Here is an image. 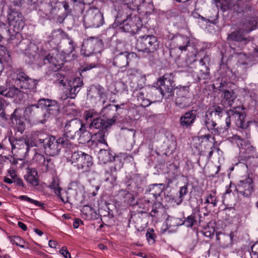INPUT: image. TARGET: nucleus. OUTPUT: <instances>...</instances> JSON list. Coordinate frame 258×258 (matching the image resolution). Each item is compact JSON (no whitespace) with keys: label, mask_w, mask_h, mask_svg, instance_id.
Here are the masks:
<instances>
[{"label":"nucleus","mask_w":258,"mask_h":258,"mask_svg":"<svg viewBox=\"0 0 258 258\" xmlns=\"http://www.w3.org/2000/svg\"><path fill=\"white\" fill-rule=\"evenodd\" d=\"M84 124L82 121L78 118L67 121L64 127V133L61 137L64 138L69 141H71L70 140L75 139L77 137Z\"/></svg>","instance_id":"obj_8"},{"label":"nucleus","mask_w":258,"mask_h":258,"mask_svg":"<svg viewBox=\"0 0 258 258\" xmlns=\"http://www.w3.org/2000/svg\"><path fill=\"white\" fill-rule=\"evenodd\" d=\"M54 77L55 79V81L56 83L62 85V86H66L65 80H67V79L64 74L57 72L54 74Z\"/></svg>","instance_id":"obj_51"},{"label":"nucleus","mask_w":258,"mask_h":258,"mask_svg":"<svg viewBox=\"0 0 258 258\" xmlns=\"http://www.w3.org/2000/svg\"><path fill=\"white\" fill-rule=\"evenodd\" d=\"M197 117V110L192 108L180 116L179 119L180 126L183 129H191Z\"/></svg>","instance_id":"obj_20"},{"label":"nucleus","mask_w":258,"mask_h":258,"mask_svg":"<svg viewBox=\"0 0 258 258\" xmlns=\"http://www.w3.org/2000/svg\"><path fill=\"white\" fill-rule=\"evenodd\" d=\"M226 114L227 115L225 118L226 125L224 127L223 130H224V131H227L230 127L232 116H231L230 113H229V110L226 111Z\"/></svg>","instance_id":"obj_58"},{"label":"nucleus","mask_w":258,"mask_h":258,"mask_svg":"<svg viewBox=\"0 0 258 258\" xmlns=\"http://www.w3.org/2000/svg\"><path fill=\"white\" fill-rule=\"evenodd\" d=\"M174 42L176 46L181 51L186 50L190 42L189 39L186 36L179 35L174 38Z\"/></svg>","instance_id":"obj_37"},{"label":"nucleus","mask_w":258,"mask_h":258,"mask_svg":"<svg viewBox=\"0 0 258 258\" xmlns=\"http://www.w3.org/2000/svg\"><path fill=\"white\" fill-rule=\"evenodd\" d=\"M236 190L244 197H249L254 191L253 181L249 175L241 179L237 183Z\"/></svg>","instance_id":"obj_14"},{"label":"nucleus","mask_w":258,"mask_h":258,"mask_svg":"<svg viewBox=\"0 0 258 258\" xmlns=\"http://www.w3.org/2000/svg\"><path fill=\"white\" fill-rule=\"evenodd\" d=\"M243 34L244 33L238 28V30H235L228 34L227 40L230 44V47L234 50H236V48L232 46V44L231 42H235L239 43L241 45L240 46H239V49H241L250 41V38L245 37Z\"/></svg>","instance_id":"obj_21"},{"label":"nucleus","mask_w":258,"mask_h":258,"mask_svg":"<svg viewBox=\"0 0 258 258\" xmlns=\"http://www.w3.org/2000/svg\"><path fill=\"white\" fill-rule=\"evenodd\" d=\"M243 107L236 106L229 110V113L232 116V120L238 128L246 129L249 126L251 121L245 122L246 114L243 111Z\"/></svg>","instance_id":"obj_12"},{"label":"nucleus","mask_w":258,"mask_h":258,"mask_svg":"<svg viewBox=\"0 0 258 258\" xmlns=\"http://www.w3.org/2000/svg\"><path fill=\"white\" fill-rule=\"evenodd\" d=\"M114 163L113 165L110 167L109 171H106L107 173H110V175L112 177V179L114 180L116 178V172L119 171L123 167V163L121 161V158L117 156L113 158Z\"/></svg>","instance_id":"obj_31"},{"label":"nucleus","mask_w":258,"mask_h":258,"mask_svg":"<svg viewBox=\"0 0 258 258\" xmlns=\"http://www.w3.org/2000/svg\"><path fill=\"white\" fill-rule=\"evenodd\" d=\"M119 14L118 12L115 22V23L117 21L119 24V29L122 32L136 34L143 25L140 17L135 14H130L125 16L126 17L125 19L119 22L117 20Z\"/></svg>","instance_id":"obj_4"},{"label":"nucleus","mask_w":258,"mask_h":258,"mask_svg":"<svg viewBox=\"0 0 258 258\" xmlns=\"http://www.w3.org/2000/svg\"><path fill=\"white\" fill-rule=\"evenodd\" d=\"M174 75L173 73H166L162 78H159L157 82L158 86L157 89L159 90L160 93L164 96L165 93H171L175 86L174 83Z\"/></svg>","instance_id":"obj_13"},{"label":"nucleus","mask_w":258,"mask_h":258,"mask_svg":"<svg viewBox=\"0 0 258 258\" xmlns=\"http://www.w3.org/2000/svg\"><path fill=\"white\" fill-rule=\"evenodd\" d=\"M39 105L42 110H45V112L42 114L43 119L40 121L42 123L45 122L48 118L56 116L59 113L60 105L55 100L40 98L39 99Z\"/></svg>","instance_id":"obj_7"},{"label":"nucleus","mask_w":258,"mask_h":258,"mask_svg":"<svg viewBox=\"0 0 258 258\" xmlns=\"http://www.w3.org/2000/svg\"><path fill=\"white\" fill-rule=\"evenodd\" d=\"M59 252L65 258H71L70 253L67 250V247L63 246L59 250Z\"/></svg>","instance_id":"obj_64"},{"label":"nucleus","mask_w":258,"mask_h":258,"mask_svg":"<svg viewBox=\"0 0 258 258\" xmlns=\"http://www.w3.org/2000/svg\"><path fill=\"white\" fill-rule=\"evenodd\" d=\"M13 81L15 86L22 90L35 89L39 82L38 80L30 78L22 69L14 72Z\"/></svg>","instance_id":"obj_6"},{"label":"nucleus","mask_w":258,"mask_h":258,"mask_svg":"<svg viewBox=\"0 0 258 258\" xmlns=\"http://www.w3.org/2000/svg\"><path fill=\"white\" fill-rule=\"evenodd\" d=\"M212 116L210 115L209 111L208 110L205 115L203 116L202 118L201 122L202 124L207 128V127L210 125L212 122L214 121L212 118Z\"/></svg>","instance_id":"obj_54"},{"label":"nucleus","mask_w":258,"mask_h":258,"mask_svg":"<svg viewBox=\"0 0 258 258\" xmlns=\"http://www.w3.org/2000/svg\"><path fill=\"white\" fill-rule=\"evenodd\" d=\"M7 38L9 43L18 46L19 41L22 38L21 35L14 29L9 28L6 25L0 26V40Z\"/></svg>","instance_id":"obj_17"},{"label":"nucleus","mask_w":258,"mask_h":258,"mask_svg":"<svg viewBox=\"0 0 258 258\" xmlns=\"http://www.w3.org/2000/svg\"><path fill=\"white\" fill-rule=\"evenodd\" d=\"M226 84V82L224 83H221L220 85L218 87V90L223 93L224 98L227 102V103L229 106H231L234 100L236 98V95L233 92V90L229 91L224 88L225 85Z\"/></svg>","instance_id":"obj_29"},{"label":"nucleus","mask_w":258,"mask_h":258,"mask_svg":"<svg viewBox=\"0 0 258 258\" xmlns=\"http://www.w3.org/2000/svg\"><path fill=\"white\" fill-rule=\"evenodd\" d=\"M19 87L14 86L9 88L5 90L0 91V94H2L6 97L10 98H14L18 96L22 93V91L20 90Z\"/></svg>","instance_id":"obj_36"},{"label":"nucleus","mask_w":258,"mask_h":258,"mask_svg":"<svg viewBox=\"0 0 258 258\" xmlns=\"http://www.w3.org/2000/svg\"><path fill=\"white\" fill-rule=\"evenodd\" d=\"M208 111L210 115H212L214 113L215 116H218L219 119L221 118L226 112L223 108L218 105L213 106L212 108L208 109Z\"/></svg>","instance_id":"obj_43"},{"label":"nucleus","mask_w":258,"mask_h":258,"mask_svg":"<svg viewBox=\"0 0 258 258\" xmlns=\"http://www.w3.org/2000/svg\"><path fill=\"white\" fill-rule=\"evenodd\" d=\"M33 44L29 40L27 39H21L19 41L18 47L22 51H26L30 44Z\"/></svg>","instance_id":"obj_52"},{"label":"nucleus","mask_w":258,"mask_h":258,"mask_svg":"<svg viewBox=\"0 0 258 258\" xmlns=\"http://www.w3.org/2000/svg\"><path fill=\"white\" fill-rule=\"evenodd\" d=\"M9 141L12 146V149H29V143L25 139L21 138H15L13 137H9Z\"/></svg>","instance_id":"obj_28"},{"label":"nucleus","mask_w":258,"mask_h":258,"mask_svg":"<svg viewBox=\"0 0 258 258\" xmlns=\"http://www.w3.org/2000/svg\"><path fill=\"white\" fill-rule=\"evenodd\" d=\"M133 96L137 100V103L139 106L146 107L151 103L150 100L145 97L144 93L141 90L134 91Z\"/></svg>","instance_id":"obj_30"},{"label":"nucleus","mask_w":258,"mask_h":258,"mask_svg":"<svg viewBox=\"0 0 258 258\" xmlns=\"http://www.w3.org/2000/svg\"><path fill=\"white\" fill-rule=\"evenodd\" d=\"M234 3L235 0H219L221 9L223 12L229 10L232 11Z\"/></svg>","instance_id":"obj_47"},{"label":"nucleus","mask_w":258,"mask_h":258,"mask_svg":"<svg viewBox=\"0 0 258 258\" xmlns=\"http://www.w3.org/2000/svg\"><path fill=\"white\" fill-rule=\"evenodd\" d=\"M10 240L13 244L20 245L22 243H24V241L19 236H14L10 237Z\"/></svg>","instance_id":"obj_61"},{"label":"nucleus","mask_w":258,"mask_h":258,"mask_svg":"<svg viewBox=\"0 0 258 258\" xmlns=\"http://www.w3.org/2000/svg\"><path fill=\"white\" fill-rule=\"evenodd\" d=\"M201 77L204 80L208 79L210 76L209 69L207 66H205L200 70Z\"/></svg>","instance_id":"obj_60"},{"label":"nucleus","mask_w":258,"mask_h":258,"mask_svg":"<svg viewBox=\"0 0 258 258\" xmlns=\"http://www.w3.org/2000/svg\"><path fill=\"white\" fill-rule=\"evenodd\" d=\"M85 154V153L79 151L73 153L71 160L73 163L77 164V168H78V164L81 163L82 160H83Z\"/></svg>","instance_id":"obj_46"},{"label":"nucleus","mask_w":258,"mask_h":258,"mask_svg":"<svg viewBox=\"0 0 258 258\" xmlns=\"http://www.w3.org/2000/svg\"><path fill=\"white\" fill-rule=\"evenodd\" d=\"M84 22L89 27H99L104 23L103 14L98 10H90L84 17Z\"/></svg>","instance_id":"obj_15"},{"label":"nucleus","mask_w":258,"mask_h":258,"mask_svg":"<svg viewBox=\"0 0 258 258\" xmlns=\"http://www.w3.org/2000/svg\"><path fill=\"white\" fill-rule=\"evenodd\" d=\"M77 137H79L80 142L81 143H88L92 139L91 133L87 131L85 124L79 132Z\"/></svg>","instance_id":"obj_40"},{"label":"nucleus","mask_w":258,"mask_h":258,"mask_svg":"<svg viewBox=\"0 0 258 258\" xmlns=\"http://www.w3.org/2000/svg\"><path fill=\"white\" fill-rule=\"evenodd\" d=\"M67 43L68 47L67 48L63 49L61 53L56 54V57H54L53 54L49 53L43 58L44 64H50L51 67L54 71H57L61 69L64 64V62L66 61V58L74 50V42L72 39H68Z\"/></svg>","instance_id":"obj_2"},{"label":"nucleus","mask_w":258,"mask_h":258,"mask_svg":"<svg viewBox=\"0 0 258 258\" xmlns=\"http://www.w3.org/2000/svg\"><path fill=\"white\" fill-rule=\"evenodd\" d=\"M70 3V2H69V1H68L67 0L62 2L63 7L65 10V14L66 15V16L71 15L72 13V9H71L70 8V5H69Z\"/></svg>","instance_id":"obj_63"},{"label":"nucleus","mask_w":258,"mask_h":258,"mask_svg":"<svg viewBox=\"0 0 258 258\" xmlns=\"http://www.w3.org/2000/svg\"><path fill=\"white\" fill-rule=\"evenodd\" d=\"M164 189L165 186L163 183L150 185L149 190L146 191L144 197L141 200V203H147L149 206V204H152L155 200H158Z\"/></svg>","instance_id":"obj_10"},{"label":"nucleus","mask_w":258,"mask_h":258,"mask_svg":"<svg viewBox=\"0 0 258 258\" xmlns=\"http://www.w3.org/2000/svg\"><path fill=\"white\" fill-rule=\"evenodd\" d=\"M251 258H258V241L255 242L251 247Z\"/></svg>","instance_id":"obj_59"},{"label":"nucleus","mask_w":258,"mask_h":258,"mask_svg":"<svg viewBox=\"0 0 258 258\" xmlns=\"http://www.w3.org/2000/svg\"><path fill=\"white\" fill-rule=\"evenodd\" d=\"M200 212L199 208L193 209L191 215L187 216L184 220H182L183 225L184 224L187 227L191 228L194 226H199L203 223L208 224L209 222L205 221V218Z\"/></svg>","instance_id":"obj_19"},{"label":"nucleus","mask_w":258,"mask_h":258,"mask_svg":"<svg viewBox=\"0 0 258 258\" xmlns=\"http://www.w3.org/2000/svg\"><path fill=\"white\" fill-rule=\"evenodd\" d=\"M188 193V184L184 185L183 186L180 187V190L179 191V198H178V202L177 204H179L181 203L184 199V196L187 195Z\"/></svg>","instance_id":"obj_53"},{"label":"nucleus","mask_w":258,"mask_h":258,"mask_svg":"<svg viewBox=\"0 0 258 258\" xmlns=\"http://www.w3.org/2000/svg\"><path fill=\"white\" fill-rule=\"evenodd\" d=\"M51 136V135L42 131H36L33 134L34 141L37 146H42L43 147Z\"/></svg>","instance_id":"obj_26"},{"label":"nucleus","mask_w":258,"mask_h":258,"mask_svg":"<svg viewBox=\"0 0 258 258\" xmlns=\"http://www.w3.org/2000/svg\"><path fill=\"white\" fill-rule=\"evenodd\" d=\"M90 92H96L97 94L99 96H102L104 92V88L99 84L92 85L90 86Z\"/></svg>","instance_id":"obj_55"},{"label":"nucleus","mask_w":258,"mask_h":258,"mask_svg":"<svg viewBox=\"0 0 258 258\" xmlns=\"http://www.w3.org/2000/svg\"><path fill=\"white\" fill-rule=\"evenodd\" d=\"M22 112L21 109L16 108L10 116L12 123L15 125L16 129L21 134L23 133L26 126L24 118L22 116Z\"/></svg>","instance_id":"obj_22"},{"label":"nucleus","mask_w":258,"mask_h":258,"mask_svg":"<svg viewBox=\"0 0 258 258\" xmlns=\"http://www.w3.org/2000/svg\"><path fill=\"white\" fill-rule=\"evenodd\" d=\"M159 47V41L153 35L140 36L137 40L136 48L139 51L146 53L151 57Z\"/></svg>","instance_id":"obj_3"},{"label":"nucleus","mask_w":258,"mask_h":258,"mask_svg":"<svg viewBox=\"0 0 258 258\" xmlns=\"http://www.w3.org/2000/svg\"><path fill=\"white\" fill-rule=\"evenodd\" d=\"M232 11L237 13H246L251 11V6L248 3L239 0L235 2Z\"/></svg>","instance_id":"obj_32"},{"label":"nucleus","mask_w":258,"mask_h":258,"mask_svg":"<svg viewBox=\"0 0 258 258\" xmlns=\"http://www.w3.org/2000/svg\"><path fill=\"white\" fill-rule=\"evenodd\" d=\"M135 184L138 192H141L143 191L146 186V181L145 179L139 177H137L135 179Z\"/></svg>","instance_id":"obj_50"},{"label":"nucleus","mask_w":258,"mask_h":258,"mask_svg":"<svg viewBox=\"0 0 258 258\" xmlns=\"http://www.w3.org/2000/svg\"><path fill=\"white\" fill-rule=\"evenodd\" d=\"M85 118L86 123L89 124V127L92 132H95V130L97 131L102 130H107L108 128L115 123L116 120L115 116L105 120L92 110L86 112Z\"/></svg>","instance_id":"obj_1"},{"label":"nucleus","mask_w":258,"mask_h":258,"mask_svg":"<svg viewBox=\"0 0 258 258\" xmlns=\"http://www.w3.org/2000/svg\"><path fill=\"white\" fill-rule=\"evenodd\" d=\"M38 48L34 44H31L28 47V49L25 52V54L29 58V62L33 63L37 56Z\"/></svg>","instance_id":"obj_41"},{"label":"nucleus","mask_w":258,"mask_h":258,"mask_svg":"<svg viewBox=\"0 0 258 258\" xmlns=\"http://www.w3.org/2000/svg\"><path fill=\"white\" fill-rule=\"evenodd\" d=\"M38 7H39V11L38 12L39 16L42 18L48 19V11L44 10L45 4L42 5L40 7L38 5L37 8Z\"/></svg>","instance_id":"obj_57"},{"label":"nucleus","mask_w":258,"mask_h":258,"mask_svg":"<svg viewBox=\"0 0 258 258\" xmlns=\"http://www.w3.org/2000/svg\"><path fill=\"white\" fill-rule=\"evenodd\" d=\"M9 25L12 26L15 31H20L25 26L23 15L18 12H12L8 16Z\"/></svg>","instance_id":"obj_24"},{"label":"nucleus","mask_w":258,"mask_h":258,"mask_svg":"<svg viewBox=\"0 0 258 258\" xmlns=\"http://www.w3.org/2000/svg\"><path fill=\"white\" fill-rule=\"evenodd\" d=\"M72 147V143L71 141L61 137L56 139L52 135L45 145H43L45 152L51 156L57 155L62 148H70Z\"/></svg>","instance_id":"obj_5"},{"label":"nucleus","mask_w":258,"mask_h":258,"mask_svg":"<svg viewBox=\"0 0 258 258\" xmlns=\"http://www.w3.org/2000/svg\"><path fill=\"white\" fill-rule=\"evenodd\" d=\"M141 204V202L140 203L139 201L137 202V205H139V207L142 208L145 210H148L149 207L151 205H152V209L150 213L152 217H155L156 214L159 212L158 209L162 208V204L158 201V200H155L152 204H150L149 206L146 203V205L142 207V206L140 205Z\"/></svg>","instance_id":"obj_34"},{"label":"nucleus","mask_w":258,"mask_h":258,"mask_svg":"<svg viewBox=\"0 0 258 258\" xmlns=\"http://www.w3.org/2000/svg\"><path fill=\"white\" fill-rule=\"evenodd\" d=\"M188 94V87L187 86H181L177 89L175 104L179 108H186L191 105V101L190 99L187 97Z\"/></svg>","instance_id":"obj_18"},{"label":"nucleus","mask_w":258,"mask_h":258,"mask_svg":"<svg viewBox=\"0 0 258 258\" xmlns=\"http://www.w3.org/2000/svg\"><path fill=\"white\" fill-rule=\"evenodd\" d=\"M114 55L112 63L114 66L119 68H123L126 67L130 60L131 56L133 57L134 53L128 51H120L115 48L112 52Z\"/></svg>","instance_id":"obj_16"},{"label":"nucleus","mask_w":258,"mask_h":258,"mask_svg":"<svg viewBox=\"0 0 258 258\" xmlns=\"http://www.w3.org/2000/svg\"><path fill=\"white\" fill-rule=\"evenodd\" d=\"M257 22L254 18H249L244 20L239 28L244 33H247L254 29Z\"/></svg>","instance_id":"obj_27"},{"label":"nucleus","mask_w":258,"mask_h":258,"mask_svg":"<svg viewBox=\"0 0 258 258\" xmlns=\"http://www.w3.org/2000/svg\"><path fill=\"white\" fill-rule=\"evenodd\" d=\"M102 41L94 37L87 39L83 44L81 51L86 56H89L94 53L99 52L102 47Z\"/></svg>","instance_id":"obj_11"},{"label":"nucleus","mask_w":258,"mask_h":258,"mask_svg":"<svg viewBox=\"0 0 258 258\" xmlns=\"http://www.w3.org/2000/svg\"><path fill=\"white\" fill-rule=\"evenodd\" d=\"M216 194V190H212L209 192L205 198L204 204H210L212 207H217L219 200Z\"/></svg>","instance_id":"obj_39"},{"label":"nucleus","mask_w":258,"mask_h":258,"mask_svg":"<svg viewBox=\"0 0 258 258\" xmlns=\"http://www.w3.org/2000/svg\"><path fill=\"white\" fill-rule=\"evenodd\" d=\"M170 168H173V172H171V173L173 174V175L171 176L170 177L167 178V185L165 186V189L168 188L170 186V185L172 183L173 181L175 180L177 178V177L179 174V170L178 167L175 165L170 164L169 165ZM171 172H169V174H170Z\"/></svg>","instance_id":"obj_44"},{"label":"nucleus","mask_w":258,"mask_h":258,"mask_svg":"<svg viewBox=\"0 0 258 258\" xmlns=\"http://www.w3.org/2000/svg\"><path fill=\"white\" fill-rule=\"evenodd\" d=\"M117 156H113L110 152L107 150L101 149L98 154V159L101 163H106L108 162L112 161L113 158Z\"/></svg>","instance_id":"obj_38"},{"label":"nucleus","mask_w":258,"mask_h":258,"mask_svg":"<svg viewBox=\"0 0 258 258\" xmlns=\"http://www.w3.org/2000/svg\"><path fill=\"white\" fill-rule=\"evenodd\" d=\"M167 224L169 227L178 226L183 225V221L180 218L169 216L167 219Z\"/></svg>","instance_id":"obj_49"},{"label":"nucleus","mask_w":258,"mask_h":258,"mask_svg":"<svg viewBox=\"0 0 258 258\" xmlns=\"http://www.w3.org/2000/svg\"><path fill=\"white\" fill-rule=\"evenodd\" d=\"M107 130H98L97 132H92V139L96 141L107 145V142L105 140V133Z\"/></svg>","instance_id":"obj_42"},{"label":"nucleus","mask_w":258,"mask_h":258,"mask_svg":"<svg viewBox=\"0 0 258 258\" xmlns=\"http://www.w3.org/2000/svg\"><path fill=\"white\" fill-rule=\"evenodd\" d=\"M0 56L2 57V59H3L9 65H11L12 62L11 55L9 51L5 46L0 45Z\"/></svg>","instance_id":"obj_45"},{"label":"nucleus","mask_w":258,"mask_h":258,"mask_svg":"<svg viewBox=\"0 0 258 258\" xmlns=\"http://www.w3.org/2000/svg\"><path fill=\"white\" fill-rule=\"evenodd\" d=\"M95 67H96V65L95 64H93V63L87 64L85 66L82 67V68L80 69V75L81 76H83L82 74L84 72L89 71V70H90L93 68H94Z\"/></svg>","instance_id":"obj_62"},{"label":"nucleus","mask_w":258,"mask_h":258,"mask_svg":"<svg viewBox=\"0 0 258 258\" xmlns=\"http://www.w3.org/2000/svg\"><path fill=\"white\" fill-rule=\"evenodd\" d=\"M26 181L33 186H37L38 185V175L37 170L34 168L28 167L27 174L24 175Z\"/></svg>","instance_id":"obj_25"},{"label":"nucleus","mask_w":258,"mask_h":258,"mask_svg":"<svg viewBox=\"0 0 258 258\" xmlns=\"http://www.w3.org/2000/svg\"><path fill=\"white\" fill-rule=\"evenodd\" d=\"M146 236L149 242H151L152 244L155 242L156 236L154 233V230L153 229L148 228Z\"/></svg>","instance_id":"obj_56"},{"label":"nucleus","mask_w":258,"mask_h":258,"mask_svg":"<svg viewBox=\"0 0 258 258\" xmlns=\"http://www.w3.org/2000/svg\"><path fill=\"white\" fill-rule=\"evenodd\" d=\"M42 111V109H41L39 105L38 100L37 104L29 105L26 107L24 111V116L29 120H37L40 118Z\"/></svg>","instance_id":"obj_23"},{"label":"nucleus","mask_w":258,"mask_h":258,"mask_svg":"<svg viewBox=\"0 0 258 258\" xmlns=\"http://www.w3.org/2000/svg\"><path fill=\"white\" fill-rule=\"evenodd\" d=\"M217 126V123L214 121L212 122V123L207 127L208 130L211 132V134L214 136H218L220 135L222 133L224 132V130H223L222 128H220Z\"/></svg>","instance_id":"obj_48"},{"label":"nucleus","mask_w":258,"mask_h":258,"mask_svg":"<svg viewBox=\"0 0 258 258\" xmlns=\"http://www.w3.org/2000/svg\"><path fill=\"white\" fill-rule=\"evenodd\" d=\"M56 2H50L48 4H45V10H47L48 19H53L57 15L59 8Z\"/></svg>","instance_id":"obj_35"},{"label":"nucleus","mask_w":258,"mask_h":258,"mask_svg":"<svg viewBox=\"0 0 258 258\" xmlns=\"http://www.w3.org/2000/svg\"><path fill=\"white\" fill-rule=\"evenodd\" d=\"M93 164L92 157L85 153L83 157V160H82L81 163L78 164V169L81 170L83 172L89 171L90 168L92 166Z\"/></svg>","instance_id":"obj_33"},{"label":"nucleus","mask_w":258,"mask_h":258,"mask_svg":"<svg viewBox=\"0 0 258 258\" xmlns=\"http://www.w3.org/2000/svg\"><path fill=\"white\" fill-rule=\"evenodd\" d=\"M83 85V79L79 77L75 78L70 81L61 95V99L65 100L68 98L75 99Z\"/></svg>","instance_id":"obj_9"}]
</instances>
